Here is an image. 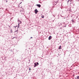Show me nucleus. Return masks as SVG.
I'll return each mask as SVG.
<instances>
[{
    "instance_id": "nucleus-14",
    "label": "nucleus",
    "mask_w": 79,
    "mask_h": 79,
    "mask_svg": "<svg viewBox=\"0 0 79 79\" xmlns=\"http://www.w3.org/2000/svg\"><path fill=\"white\" fill-rule=\"evenodd\" d=\"M31 68H29V70H31Z\"/></svg>"
},
{
    "instance_id": "nucleus-12",
    "label": "nucleus",
    "mask_w": 79,
    "mask_h": 79,
    "mask_svg": "<svg viewBox=\"0 0 79 79\" xmlns=\"http://www.w3.org/2000/svg\"><path fill=\"white\" fill-rule=\"evenodd\" d=\"M77 79H79V76H78L77 77Z\"/></svg>"
},
{
    "instance_id": "nucleus-4",
    "label": "nucleus",
    "mask_w": 79,
    "mask_h": 79,
    "mask_svg": "<svg viewBox=\"0 0 79 79\" xmlns=\"http://www.w3.org/2000/svg\"><path fill=\"white\" fill-rule=\"evenodd\" d=\"M67 11H69L70 12H71V11H72V10H71V8L69 7Z\"/></svg>"
},
{
    "instance_id": "nucleus-9",
    "label": "nucleus",
    "mask_w": 79,
    "mask_h": 79,
    "mask_svg": "<svg viewBox=\"0 0 79 79\" xmlns=\"http://www.w3.org/2000/svg\"><path fill=\"white\" fill-rule=\"evenodd\" d=\"M59 50H60V49H61V46H60L58 48Z\"/></svg>"
},
{
    "instance_id": "nucleus-7",
    "label": "nucleus",
    "mask_w": 79,
    "mask_h": 79,
    "mask_svg": "<svg viewBox=\"0 0 79 79\" xmlns=\"http://www.w3.org/2000/svg\"><path fill=\"white\" fill-rule=\"evenodd\" d=\"M36 6H38L39 8H40V7L41 6V5H40V4H37Z\"/></svg>"
},
{
    "instance_id": "nucleus-16",
    "label": "nucleus",
    "mask_w": 79,
    "mask_h": 79,
    "mask_svg": "<svg viewBox=\"0 0 79 79\" xmlns=\"http://www.w3.org/2000/svg\"><path fill=\"white\" fill-rule=\"evenodd\" d=\"M15 38H16V37H14L12 39H15Z\"/></svg>"
},
{
    "instance_id": "nucleus-22",
    "label": "nucleus",
    "mask_w": 79,
    "mask_h": 79,
    "mask_svg": "<svg viewBox=\"0 0 79 79\" xmlns=\"http://www.w3.org/2000/svg\"><path fill=\"white\" fill-rule=\"evenodd\" d=\"M22 3V2H21L20 3V4H21V3Z\"/></svg>"
},
{
    "instance_id": "nucleus-24",
    "label": "nucleus",
    "mask_w": 79,
    "mask_h": 79,
    "mask_svg": "<svg viewBox=\"0 0 79 79\" xmlns=\"http://www.w3.org/2000/svg\"><path fill=\"white\" fill-rule=\"evenodd\" d=\"M4 1H5V2H6V0H4Z\"/></svg>"
},
{
    "instance_id": "nucleus-25",
    "label": "nucleus",
    "mask_w": 79,
    "mask_h": 79,
    "mask_svg": "<svg viewBox=\"0 0 79 79\" xmlns=\"http://www.w3.org/2000/svg\"><path fill=\"white\" fill-rule=\"evenodd\" d=\"M35 66H35V65L34 66V67H35Z\"/></svg>"
},
{
    "instance_id": "nucleus-20",
    "label": "nucleus",
    "mask_w": 79,
    "mask_h": 79,
    "mask_svg": "<svg viewBox=\"0 0 79 79\" xmlns=\"http://www.w3.org/2000/svg\"><path fill=\"white\" fill-rule=\"evenodd\" d=\"M60 25H62V24H61V23H60Z\"/></svg>"
},
{
    "instance_id": "nucleus-28",
    "label": "nucleus",
    "mask_w": 79,
    "mask_h": 79,
    "mask_svg": "<svg viewBox=\"0 0 79 79\" xmlns=\"http://www.w3.org/2000/svg\"><path fill=\"white\" fill-rule=\"evenodd\" d=\"M65 25L66 24H64Z\"/></svg>"
},
{
    "instance_id": "nucleus-13",
    "label": "nucleus",
    "mask_w": 79,
    "mask_h": 79,
    "mask_svg": "<svg viewBox=\"0 0 79 79\" xmlns=\"http://www.w3.org/2000/svg\"><path fill=\"white\" fill-rule=\"evenodd\" d=\"M10 31H11V33H12V32H13V31H12V29H10Z\"/></svg>"
},
{
    "instance_id": "nucleus-26",
    "label": "nucleus",
    "mask_w": 79,
    "mask_h": 79,
    "mask_svg": "<svg viewBox=\"0 0 79 79\" xmlns=\"http://www.w3.org/2000/svg\"><path fill=\"white\" fill-rule=\"evenodd\" d=\"M29 72H31V71H29Z\"/></svg>"
},
{
    "instance_id": "nucleus-21",
    "label": "nucleus",
    "mask_w": 79,
    "mask_h": 79,
    "mask_svg": "<svg viewBox=\"0 0 79 79\" xmlns=\"http://www.w3.org/2000/svg\"><path fill=\"white\" fill-rule=\"evenodd\" d=\"M75 79H77V78H76V77H75Z\"/></svg>"
},
{
    "instance_id": "nucleus-8",
    "label": "nucleus",
    "mask_w": 79,
    "mask_h": 79,
    "mask_svg": "<svg viewBox=\"0 0 79 79\" xmlns=\"http://www.w3.org/2000/svg\"><path fill=\"white\" fill-rule=\"evenodd\" d=\"M51 39H52V36H49V37H48V40H51Z\"/></svg>"
},
{
    "instance_id": "nucleus-6",
    "label": "nucleus",
    "mask_w": 79,
    "mask_h": 79,
    "mask_svg": "<svg viewBox=\"0 0 79 79\" xmlns=\"http://www.w3.org/2000/svg\"><path fill=\"white\" fill-rule=\"evenodd\" d=\"M69 2H73V0H69L67 2V3L68 4V3H69Z\"/></svg>"
},
{
    "instance_id": "nucleus-18",
    "label": "nucleus",
    "mask_w": 79,
    "mask_h": 79,
    "mask_svg": "<svg viewBox=\"0 0 79 79\" xmlns=\"http://www.w3.org/2000/svg\"><path fill=\"white\" fill-rule=\"evenodd\" d=\"M31 39H32V37H31V38H30Z\"/></svg>"
},
{
    "instance_id": "nucleus-15",
    "label": "nucleus",
    "mask_w": 79,
    "mask_h": 79,
    "mask_svg": "<svg viewBox=\"0 0 79 79\" xmlns=\"http://www.w3.org/2000/svg\"><path fill=\"white\" fill-rule=\"evenodd\" d=\"M15 32H16V33H18V31H15Z\"/></svg>"
},
{
    "instance_id": "nucleus-5",
    "label": "nucleus",
    "mask_w": 79,
    "mask_h": 79,
    "mask_svg": "<svg viewBox=\"0 0 79 79\" xmlns=\"http://www.w3.org/2000/svg\"><path fill=\"white\" fill-rule=\"evenodd\" d=\"M34 64L35 66H37V65H39V63L36 62L34 63Z\"/></svg>"
},
{
    "instance_id": "nucleus-10",
    "label": "nucleus",
    "mask_w": 79,
    "mask_h": 79,
    "mask_svg": "<svg viewBox=\"0 0 79 79\" xmlns=\"http://www.w3.org/2000/svg\"><path fill=\"white\" fill-rule=\"evenodd\" d=\"M72 21L73 23H75V22H74V21L73 20H72Z\"/></svg>"
},
{
    "instance_id": "nucleus-1",
    "label": "nucleus",
    "mask_w": 79,
    "mask_h": 79,
    "mask_svg": "<svg viewBox=\"0 0 79 79\" xmlns=\"http://www.w3.org/2000/svg\"><path fill=\"white\" fill-rule=\"evenodd\" d=\"M18 26H16V27H15V28H16V27H17V29H18V28H19V24H20L22 23V22H21V21H20V20L18 19Z\"/></svg>"
},
{
    "instance_id": "nucleus-17",
    "label": "nucleus",
    "mask_w": 79,
    "mask_h": 79,
    "mask_svg": "<svg viewBox=\"0 0 79 79\" xmlns=\"http://www.w3.org/2000/svg\"><path fill=\"white\" fill-rule=\"evenodd\" d=\"M6 2H8V1H7V0H6Z\"/></svg>"
},
{
    "instance_id": "nucleus-3",
    "label": "nucleus",
    "mask_w": 79,
    "mask_h": 79,
    "mask_svg": "<svg viewBox=\"0 0 79 79\" xmlns=\"http://www.w3.org/2000/svg\"><path fill=\"white\" fill-rule=\"evenodd\" d=\"M57 3H58V2H55L53 4V5L54 6H55V5H56V4Z\"/></svg>"
},
{
    "instance_id": "nucleus-23",
    "label": "nucleus",
    "mask_w": 79,
    "mask_h": 79,
    "mask_svg": "<svg viewBox=\"0 0 79 79\" xmlns=\"http://www.w3.org/2000/svg\"><path fill=\"white\" fill-rule=\"evenodd\" d=\"M64 24H65V23H64Z\"/></svg>"
},
{
    "instance_id": "nucleus-2",
    "label": "nucleus",
    "mask_w": 79,
    "mask_h": 79,
    "mask_svg": "<svg viewBox=\"0 0 79 79\" xmlns=\"http://www.w3.org/2000/svg\"><path fill=\"white\" fill-rule=\"evenodd\" d=\"M34 11L35 12V14H37V13H38V12H39V11H38V10H37V9H35V10Z\"/></svg>"
},
{
    "instance_id": "nucleus-11",
    "label": "nucleus",
    "mask_w": 79,
    "mask_h": 79,
    "mask_svg": "<svg viewBox=\"0 0 79 79\" xmlns=\"http://www.w3.org/2000/svg\"><path fill=\"white\" fill-rule=\"evenodd\" d=\"M41 18H44V15H42V16H41Z\"/></svg>"
},
{
    "instance_id": "nucleus-19",
    "label": "nucleus",
    "mask_w": 79,
    "mask_h": 79,
    "mask_svg": "<svg viewBox=\"0 0 79 79\" xmlns=\"http://www.w3.org/2000/svg\"><path fill=\"white\" fill-rule=\"evenodd\" d=\"M64 27H66V25H65V26H64Z\"/></svg>"
},
{
    "instance_id": "nucleus-27",
    "label": "nucleus",
    "mask_w": 79,
    "mask_h": 79,
    "mask_svg": "<svg viewBox=\"0 0 79 79\" xmlns=\"http://www.w3.org/2000/svg\"><path fill=\"white\" fill-rule=\"evenodd\" d=\"M65 25L66 24H64Z\"/></svg>"
}]
</instances>
